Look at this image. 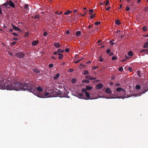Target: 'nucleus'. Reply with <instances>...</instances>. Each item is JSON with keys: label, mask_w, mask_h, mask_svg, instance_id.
<instances>
[{"label": "nucleus", "mask_w": 148, "mask_h": 148, "mask_svg": "<svg viewBox=\"0 0 148 148\" xmlns=\"http://www.w3.org/2000/svg\"><path fill=\"white\" fill-rule=\"evenodd\" d=\"M30 83L25 84L6 83L4 84V87L5 89L9 90H29V92L33 93L35 92L36 88L32 84V82Z\"/></svg>", "instance_id": "nucleus-1"}, {"label": "nucleus", "mask_w": 148, "mask_h": 148, "mask_svg": "<svg viewBox=\"0 0 148 148\" xmlns=\"http://www.w3.org/2000/svg\"><path fill=\"white\" fill-rule=\"evenodd\" d=\"M142 88L143 89V90L138 95L134 94V95L135 96H140L141 94L145 93L148 90V85H143V86H142Z\"/></svg>", "instance_id": "nucleus-2"}, {"label": "nucleus", "mask_w": 148, "mask_h": 148, "mask_svg": "<svg viewBox=\"0 0 148 148\" xmlns=\"http://www.w3.org/2000/svg\"><path fill=\"white\" fill-rule=\"evenodd\" d=\"M34 94L36 95L37 97H39L41 98H46V97H45V96L49 95V94H51L50 92L49 93L47 92L45 93H35Z\"/></svg>", "instance_id": "nucleus-3"}, {"label": "nucleus", "mask_w": 148, "mask_h": 148, "mask_svg": "<svg viewBox=\"0 0 148 148\" xmlns=\"http://www.w3.org/2000/svg\"><path fill=\"white\" fill-rule=\"evenodd\" d=\"M50 94H52L51 97H57L58 96L57 91H56L53 88H51L50 89Z\"/></svg>", "instance_id": "nucleus-4"}, {"label": "nucleus", "mask_w": 148, "mask_h": 148, "mask_svg": "<svg viewBox=\"0 0 148 148\" xmlns=\"http://www.w3.org/2000/svg\"><path fill=\"white\" fill-rule=\"evenodd\" d=\"M25 56V55L21 52H18L15 54V56L19 58H23Z\"/></svg>", "instance_id": "nucleus-5"}, {"label": "nucleus", "mask_w": 148, "mask_h": 148, "mask_svg": "<svg viewBox=\"0 0 148 148\" xmlns=\"http://www.w3.org/2000/svg\"><path fill=\"white\" fill-rule=\"evenodd\" d=\"M103 86V84L101 83L98 84L96 86L97 89H102Z\"/></svg>", "instance_id": "nucleus-6"}, {"label": "nucleus", "mask_w": 148, "mask_h": 148, "mask_svg": "<svg viewBox=\"0 0 148 148\" xmlns=\"http://www.w3.org/2000/svg\"><path fill=\"white\" fill-rule=\"evenodd\" d=\"M57 93H58V95H59V97H64L63 96H62V95H63V92L61 91L60 90H58L57 91Z\"/></svg>", "instance_id": "nucleus-7"}, {"label": "nucleus", "mask_w": 148, "mask_h": 148, "mask_svg": "<svg viewBox=\"0 0 148 148\" xmlns=\"http://www.w3.org/2000/svg\"><path fill=\"white\" fill-rule=\"evenodd\" d=\"M106 92L108 94H111L112 93V91L110 88H107L106 90Z\"/></svg>", "instance_id": "nucleus-8"}, {"label": "nucleus", "mask_w": 148, "mask_h": 148, "mask_svg": "<svg viewBox=\"0 0 148 148\" xmlns=\"http://www.w3.org/2000/svg\"><path fill=\"white\" fill-rule=\"evenodd\" d=\"M12 27L15 30H17L18 31H20L21 29H20L18 27L15 26L14 25H12Z\"/></svg>", "instance_id": "nucleus-9"}, {"label": "nucleus", "mask_w": 148, "mask_h": 148, "mask_svg": "<svg viewBox=\"0 0 148 148\" xmlns=\"http://www.w3.org/2000/svg\"><path fill=\"white\" fill-rule=\"evenodd\" d=\"M78 95V97L80 99H82L83 98L84 95L82 93H79L77 95Z\"/></svg>", "instance_id": "nucleus-10"}, {"label": "nucleus", "mask_w": 148, "mask_h": 148, "mask_svg": "<svg viewBox=\"0 0 148 148\" xmlns=\"http://www.w3.org/2000/svg\"><path fill=\"white\" fill-rule=\"evenodd\" d=\"M38 41L34 40L32 42V45L33 46H35L38 44Z\"/></svg>", "instance_id": "nucleus-11"}, {"label": "nucleus", "mask_w": 148, "mask_h": 148, "mask_svg": "<svg viewBox=\"0 0 148 148\" xmlns=\"http://www.w3.org/2000/svg\"><path fill=\"white\" fill-rule=\"evenodd\" d=\"M9 5L12 8L15 7V5L14 3L11 1H9Z\"/></svg>", "instance_id": "nucleus-12"}, {"label": "nucleus", "mask_w": 148, "mask_h": 148, "mask_svg": "<svg viewBox=\"0 0 148 148\" xmlns=\"http://www.w3.org/2000/svg\"><path fill=\"white\" fill-rule=\"evenodd\" d=\"M58 55L59 56L58 58L59 59L61 60L63 58V54L61 53H58Z\"/></svg>", "instance_id": "nucleus-13"}, {"label": "nucleus", "mask_w": 148, "mask_h": 148, "mask_svg": "<svg viewBox=\"0 0 148 148\" xmlns=\"http://www.w3.org/2000/svg\"><path fill=\"white\" fill-rule=\"evenodd\" d=\"M36 89L39 92V93H41V92H42L43 91V89L40 86L37 87L36 88Z\"/></svg>", "instance_id": "nucleus-14"}, {"label": "nucleus", "mask_w": 148, "mask_h": 148, "mask_svg": "<svg viewBox=\"0 0 148 148\" xmlns=\"http://www.w3.org/2000/svg\"><path fill=\"white\" fill-rule=\"evenodd\" d=\"M116 91L117 92H119L121 91H122L123 92H124V90L123 88H121V87L118 88L116 89Z\"/></svg>", "instance_id": "nucleus-15"}, {"label": "nucleus", "mask_w": 148, "mask_h": 148, "mask_svg": "<svg viewBox=\"0 0 148 148\" xmlns=\"http://www.w3.org/2000/svg\"><path fill=\"white\" fill-rule=\"evenodd\" d=\"M142 52H144L145 53H148V49H143L140 51V53H141Z\"/></svg>", "instance_id": "nucleus-16"}, {"label": "nucleus", "mask_w": 148, "mask_h": 148, "mask_svg": "<svg viewBox=\"0 0 148 148\" xmlns=\"http://www.w3.org/2000/svg\"><path fill=\"white\" fill-rule=\"evenodd\" d=\"M115 23L117 25H120L121 24V23L119 20L117 19L115 21Z\"/></svg>", "instance_id": "nucleus-17"}, {"label": "nucleus", "mask_w": 148, "mask_h": 148, "mask_svg": "<svg viewBox=\"0 0 148 148\" xmlns=\"http://www.w3.org/2000/svg\"><path fill=\"white\" fill-rule=\"evenodd\" d=\"M92 76H89V75H87L86 76H85V78L87 79L88 80H91V79L92 78Z\"/></svg>", "instance_id": "nucleus-18"}, {"label": "nucleus", "mask_w": 148, "mask_h": 148, "mask_svg": "<svg viewBox=\"0 0 148 148\" xmlns=\"http://www.w3.org/2000/svg\"><path fill=\"white\" fill-rule=\"evenodd\" d=\"M54 45L56 48H59L60 47V44L59 43H54Z\"/></svg>", "instance_id": "nucleus-19"}, {"label": "nucleus", "mask_w": 148, "mask_h": 148, "mask_svg": "<svg viewBox=\"0 0 148 148\" xmlns=\"http://www.w3.org/2000/svg\"><path fill=\"white\" fill-rule=\"evenodd\" d=\"M72 12V11H70L69 10H66V12H65L64 14L65 15H69V14H70Z\"/></svg>", "instance_id": "nucleus-20"}, {"label": "nucleus", "mask_w": 148, "mask_h": 148, "mask_svg": "<svg viewBox=\"0 0 148 148\" xmlns=\"http://www.w3.org/2000/svg\"><path fill=\"white\" fill-rule=\"evenodd\" d=\"M92 88V87H91L89 86H86V89L87 90H91Z\"/></svg>", "instance_id": "nucleus-21"}, {"label": "nucleus", "mask_w": 148, "mask_h": 148, "mask_svg": "<svg viewBox=\"0 0 148 148\" xmlns=\"http://www.w3.org/2000/svg\"><path fill=\"white\" fill-rule=\"evenodd\" d=\"M135 88L137 90H139L141 88V87L139 85L137 84L135 86Z\"/></svg>", "instance_id": "nucleus-22"}, {"label": "nucleus", "mask_w": 148, "mask_h": 148, "mask_svg": "<svg viewBox=\"0 0 148 148\" xmlns=\"http://www.w3.org/2000/svg\"><path fill=\"white\" fill-rule=\"evenodd\" d=\"M76 36H79L81 34V33L80 31H78L76 32Z\"/></svg>", "instance_id": "nucleus-23"}, {"label": "nucleus", "mask_w": 148, "mask_h": 148, "mask_svg": "<svg viewBox=\"0 0 148 148\" xmlns=\"http://www.w3.org/2000/svg\"><path fill=\"white\" fill-rule=\"evenodd\" d=\"M33 71L34 72H35V73H40V71L38 70L37 69H34Z\"/></svg>", "instance_id": "nucleus-24"}, {"label": "nucleus", "mask_w": 148, "mask_h": 148, "mask_svg": "<svg viewBox=\"0 0 148 148\" xmlns=\"http://www.w3.org/2000/svg\"><path fill=\"white\" fill-rule=\"evenodd\" d=\"M64 52V51L63 50H62L61 49H58L57 50V52H58V53H63Z\"/></svg>", "instance_id": "nucleus-25"}, {"label": "nucleus", "mask_w": 148, "mask_h": 148, "mask_svg": "<svg viewBox=\"0 0 148 148\" xmlns=\"http://www.w3.org/2000/svg\"><path fill=\"white\" fill-rule=\"evenodd\" d=\"M60 74L59 73H58L55 75V76L54 77V79H57L59 77Z\"/></svg>", "instance_id": "nucleus-26"}, {"label": "nucleus", "mask_w": 148, "mask_h": 148, "mask_svg": "<svg viewBox=\"0 0 148 148\" xmlns=\"http://www.w3.org/2000/svg\"><path fill=\"white\" fill-rule=\"evenodd\" d=\"M86 96L87 98H89L90 97V96L89 93L88 92H86L85 93Z\"/></svg>", "instance_id": "nucleus-27"}, {"label": "nucleus", "mask_w": 148, "mask_h": 148, "mask_svg": "<svg viewBox=\"0 0 148 148\" xmlns=\"http://www.w3.org/2000/svg\"><path fill=\"white\" fill-rule=\"evenodd\" d=\"M34 19H39L40 18V16L39 15H35L34 16Z\"/></svg>", "instance_id": "nucleus-28"}, {"label": "nucleus", "mask_w": 148, "mask_h": 148, "mask_svg": "<svg viewBox=\"0 0 148 148\" xmlns=\"http://www.w3.org/2000/svg\"><path fill=\"white\" fill-rule=\"evenodd\" d=\"M10 34L11 35H12L15 37H16L18 36V34L16 33L12 32V33H10Z\"/></svg>", "instance_id": "nucleus-29"}, {"label": "nucleus", "mask_w": 148, "mask_h": 148, "mask_svg": "<svg viewBox=\"0 0 148 148\" xmlns=\"http://www.w3.org/2000/svg\"><path fill=\"white\" fill-rule=\"evenodd\" d=\"M143 47L148 48V42H146L144 45Z\"/></svg>", "instance_id": "nucleus-30"}, {"label": "nucleus", "mask_w": 148, "mask_h": 148, "mask_svg": "<svg viewBox=\"0 0 148 148\" xmlns=\"http://www.w3.org/2000/svg\"><path fill=\"white\" fill-rule=\"evenodd\" d=\"M128 55L129 56H131V57L133 55V53H132V51H130L128 52Z\"/></svg>", "instance_id": "nucleus-31"}, {"label": "nucleus", "mask_w": 148, "mask_h": 148, "mask_svg": "<svg viewBox=\"0 0 148 148\" xmlns=\"http://www.w3.org/2000/svg\"><path fill=\"white\" fill-rule=\"evenodd\" d=\"M89 82V81L88 80H86V79H84L83 80L82 82L83 83H88Z\"/></svg>", "instance_id": "nucleus-32"}, {"label": "nucleus", "mask_w": 148, "mask_h": 148, "mask_svg": "<svg viewBox=\"0 0 148 148\" xmlns=\"http://www.w3.org/2000/svg\"><path fill=\"white\" fill-rule=\"evenodd\" d=\"M76 81V79L75 78H73L72 79V83L73 84L75 83Z\"/></svg>", "instance_id": "nucleus-33"}, {"label": "nucleus", "mask_w": 148, "mask_h": 148, "mask_svg": "<svg viewBox=\"0 0 148 148\" xmlns=\"http://www.w3.org/2000/svg\"><path fill=\"white\" fill-rule=\"evenodd\" d=\"M73 69L70 68L68 69L67 71L68 72H72L73 71Z\"/></svg>", "instance_id": "nucleus-34"}, {"label": "nucleus", "mask_w": 148, "mask_h": 148, "mask_svg": "<svg viewBox=\"0 0 148 148\" xmlns=\"http://www.w3.org/2000/svg\"><path fill=\"white\" fill-rule=\"evenodd\" d=\"M86 88H83L82 89V92H86Z\"/></svg>", "instance_id": "nucleus-35"}, {"label": "nucleus", "mask_w": 148, "mask_h": 148, "mask_svg": "<svg viewBox=\"0 0 148 148\" xmlns=\"http://www.w3.org/2000/svg\"><path fill=\"white\" fill-rule=\"evenodd\" d=\"M88 72L87 70H85L84 71V74L85 75H88Z\"/></svg>", "instance_id": "nucleus-36"}, {"label": "nucleus", "mask_w": 148, "mask_h": 148, "mask_svg": "<svg viewBox=\"0 0 148 148\" xmlns=\"http://www.w3.org/2000/svg\"><path fill=\"white\" fill-rule=\"evenodd\" d=\"M28 8V5L27 4H25V5H24V8L25 9H27Z\"/></svg>", "instance_id": "nucleus-37"}, {"label": "nucleus", "mask_w": 148, "mask_h": 148, "mask_svg": "<svg viewBox=\"0 0 148 148\" xmlns=\"http://www.w3.org/2000/svg\"><path fill=\"white\" fill-rule=\"evenodd\" d=\"M143 30L144 31H145L147 30L146 27L145 26H144L143 27Z\"/></svg>", "instance_id": "nucleus-38"}, {"label": "nucleus", "mask_w": 148, "mask_h": 148, "mask_svg": "<svg viewBox=\"0 0 148 148\" xmlns=\"http://www.w3.org/2000/svg\"><path fill=\"white\" fill-rule=\"evenodd\" d=\"M29 34V33L28 32H26L25 34V37H27Z\"/></svg>", "instance_id": "nucleus-39"}, {"label": "nucleus", "mask_w": 148, "mask_h": 148, "mask_svg": "<svg viewBox=\"0 0 148 148\" xmlns=\"http://www.w3.org/2000/svg\"><path fill=\"white\" fill-rule=\"evenodd\" d=\"M93 11V10H89V12H90V14L91 15L92 14V12Z\"/></svg>", "instance_id": "nucleus-40"}, {"label": "nucleus", "mask_w": 148, "mask_h": 148, "mask_svg": "<svg viewBox=\"0 0 148 148\" xmlns=\"http://www.w3.org/2000/svg\"><path fill=\"white\" fill-rule=\"evenodd\" d=\"M123 70V68L121 67L119 68V70L120 71H122Z\"/></svg>", "instance_id": "nucleus-41"}, {"label": "nucleus", "mask_w": 148, "mask_h": 148, "mask_svg": "<svg viewBox=\"0 0 148 148\" xmlns=\"http://www.w3.org/2000/svg\"><path fill=\"white\" fill-rule=\"evenodd\" d=\"M111 51V50L110 49H108L106 50V53H109Z\"/></svg>", "instance_id": "nucleus-42"}, {"label": "nucleus", "mask_w": 148, "mask_h": 148, "mask_svg": "<svg viewBox=\"0 0 148 148\" xmlns=\"http://www.w3.org/2000/svg\"><path fill=\"white\" fill-rule=\"evenodd\" d=\"M82 59H79L78 60L75 61L74 63L75 64L78 63L80 60H81Z\"/></svg>", "instance_id": "nucleus-43"}, {"label": "nucleus", "mask_w": 148, "mask_h": 148, "mask_svg": "<svg viewBox=\"0 0 148 148\" xmlns=\"http://www.w3.org/2000/svg\"><path fill=\"white\" fill-rule=\"evenodd\" d=\"M144 10L145 11H148V7H145L144 9Z\"/></svg>", "instance_id": "nucleus-44"}, {"label": "nucleus", "mask_w": 148, "mask_h": 148, "mask_svg": "<svg viewBox=\"0 0 148 148\" xmlns=\"http://www.w3.org/2000/svg\"><path fill=\"white\" fill-rule=\"evenodd\" d=\"M95 16V14H93L90 16V18L92 19Z\"/></svg>", "instance_id": "nucleus-45"}, {"label": "nucleus", "mask_w": 148, "mask_h": 148, "mask_svg": "<svg viewBox=\"0 0 148 148\" xmlns=\"http://www.w3.org/2000/svg\"><path fill=\"white\" fill-rule=\"evenodd\" d=\"M100 23V22L97 21L95 23V25H98Z\"/></svg>", "instance_id": "nucleus-46"}, {"label": "nucleus", "mask_w": 148, "mask_h": 148, "mask_svg": "<svg viewBox=\"0 0 148 148\" xmlns=\"http://www.w3.org/2000/svg\"><path fill=\"white\" fill-rule=\"evenodd\" d=\"M47 35V32H45L43 33V36H46Z\"/></svg>", "instance_id": "nucleus-47"}, {"label": "nucleus", "mask_w": 148, "mask_h": 148, "mask_svg": "<svg viewBox=\"0 0 148 148\" xmlns=\"http://www.w3.org/2000/svg\"><path fill=\"white\" fill-rule=\"evenodd\" d=\"M116 58H117L116 57L114 56L112 57V60H116Z\"/></svg>", "instance_id": "nucleus-48"}, {"label": "nucleus", "mask_w": 148, "mask_h": 148, "mask_svg": "<svg viewBox=\"0 0 148 148\" xmlns=\"http://www.w3.org/2000/svg\"><path fill=\"white\" fill-rule=\"evenodd\" d=\"M109 1H108V0H107L106 1L105 3V5H107L108 4H109Z\"/></svg>", "instance_id": "nucleus-49"}, {"label": "nucleus", "mask_w": 148, "mask_h": 148, "mask_svg": "<svg viewBox=\"0 0 148 148\" xmlns=\"http://www.w3.org/2000/svg\"><path fill=\"white\" fill-rule=\"evenodd\" d=\"M98 67V66H94L92 69L93 70H95Z\"/></svg>", "instance_id": "nucleus-50"}, {"label": "nucleus", "mask_w": 148, "mask_h": 148, "mask_svg": "<svg viewBox=\"0 0 148 148\" xmlns=\"http://www.w3.org/2000/svg\"><path fill=\"white\" fill-rule=\"evenodd\" d=\"M53 65L52 64H50L49 65V67L50 68L53 67Z\"/></svg>", "instance_id": "nucleus-51"}, {"label": "nucleus", "mask_w": 148, "mask_h": 148, "mask_svg": "<svg viewBox=\"0 0 148 148\" xmlns=\"http://www.w3.org/2000/svg\"><path fill=\"white\" fill-rule=\"evenodd\" d=\"M138 75L139 77H140V72L139 71H138Z\"/></svg>", "instance_id": "nucleus-52"}, {"label": "nucleus", "mask_w": 148, "mask_h": 148, "mask_svg": "<svg viewBox=\"0 0 148 148\" xmlns=\"http://www.w3.org/2000/svg\"><path fill=\"white\" fill-rule=\"evenodd\" d=\"M130 10V8L129 7H126V11H129V10Z\"/></svg>", "instance_id": "nucleus-53"}, {"label": "nucleus", "mask_w": 148, "mask_h": 148, "mask_svg": "<svg viewBox=\"0 0 148 148\" xmlns=\"http://www.w3.org/2000/svg\"><path fill=\"white\" fill-rule=\"evenodd\" d=\"M110 42L111 43V45L112 46L114 44V43L112 42V40H111L110 41Z\"/></svg>", "instance_id": "nucleus-54"}, {"label": "nucleus", "mask_w": 148, "mask_h": 148, "mask_svg": "<svg viewBox=\"0 0 148 148\" xmlns=\"http://www.w3.org/2000/svg\"><path fill=\"white\" fill-rule=\"evenodd\" d=\"M128 69L130 71H132V68L131 67H128Z\"/></svg>", "instance_id": "nucleus-55"}, {"label": "nucleus", "mask_w": 148, "mask_h": 148, "mask_svg": "<svg viewBox=\"0 0 148 148\" xmlns=\"http://www.w3.org/2000/svg\"><path fill=\"white\" fill-rule=\"evenodd\" d=\"M16 43V42L14 41L12 42V43L11 44L12 45H15Z\"/></svg>", "instance_id": "nucleus-56"}, {"label": "nucleus", "mask_w": 148, "mask_h": 148, "mask_svg": "<svg viewBox=\"0 0 148 148\" xmlns=\"http://www.w3.org/2000/svg\"><path fill=\"white\" fill-rule=\"evenodd\" d=\"M65 51L66 52H69V49L68 48H66L65 50Z\"/></svg>", "instance_id": "nucleus-57"}, {"label": "nucleus", "mask_w": 148, "mask_h": 148, "mask_svg": "<svg viewBox=\"0 0 148 148\" xmlns=\"http://www.w3.org/2000/svg\"><path fill=\"white\" fill-rule=\"evenodd\" d=\"M58 53L57 52V51H55L54 53H53V54L54 55H56Z\"/></svg>", "instance_id": "nucleus-58"}, {"label": "nucleus", "mask_w": 148, "mask_h": 148, "mask_svg": "<svg viewBox=\"0 0 148 148\" xmlns=\"http://www.w3.org/2000/svg\"><path fill=\"white\" fill-rule=\"evenodd\" d=\"M109 56H113L114 55V53L113 52H111L110 53H109Z\"/></svg>", "instance_id": "nucleus-59"}, {"label": "nucleus", "mask_w": 148, "mask_h": 148, "mask_svg": "<svg viewBox=\"0 0 148 148\" xmlns=\"http://www.w3.org/2000/svg\"><path fill=\"white\" fill-rule=\"evenodd\" d=\"M8 54L11 56H12L13 55L9 51L8 52Z\"/></svg>", "instance_id": "nucleus-60"}, {"label": "nucleus", "mask_w": 148, "mask_h": 148, "mask_svg": "<svg viewBox=\"0 0 148 148\" xmlns=\"http://www.w3.org/2000/svg\"><path fill=\"white\" fill-rule=\"evenodd\" d=\"M8 2H5L3 4L4 5L7 6L8 4Z\"/></svg>", "instance_id": "nucleus-61"}, {"label": "nucleus", "mask_w": 148, "mask_h": 148, "mask_svg": "<svg viewBox=\"0 0 148 148\" xmlns=\"http://www.w3.org/2000/svg\"><path fill=\"white\" fill-rule=\"evenodd\" d=\"M99 60L100 62H102L103 61V58H101L99 59Z\"/></svg>", "instance_id": "nucleus-62"}, {"label": "nucleus", "mask_w": 148, "mask_h": 148, "mask_svg": "<svg viewBox=\"0 0 148 148\" xmlns=\"http://www.w3.org/2000/svg\"><path fill=\"white\" fill-rule=\"evenodd\" d=\"M79 93V92L76 93L75 94V95H74V96L78 97V95H78V94Z\"/></svg>", "instance_id": "nucleus-63"}, {"label": "nucleus", "mask_w": 148, "mask_h": 148, "mask_svg": "<svg viewBox=\"0 0 148 148\" xmlns=\"http://www.w3.org/2000/svg\"><path fill=\"white\" fill-rule=\"evenodd\" d=\"M120 85H121L120 84H118V83H117V84H116L115 86H120Z\"/></svg>", "instance_id": "nucleus-64"}]
</instances>
